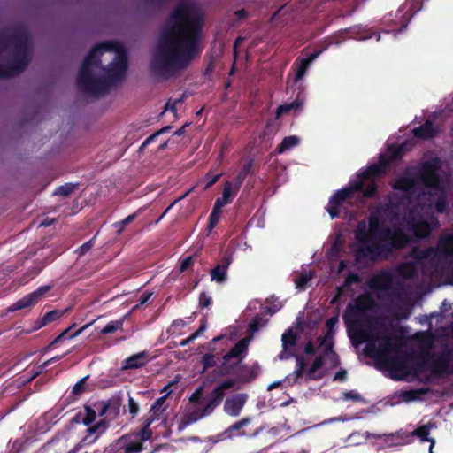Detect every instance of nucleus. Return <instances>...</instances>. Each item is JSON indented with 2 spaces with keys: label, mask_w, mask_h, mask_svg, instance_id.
Listing matches in <instances>:
<instances>
[{
  "label": "nucleus",
  "mask_w": 453,
  "mask_h": 453,
  "mask_svg": "<svg viewBox=\"0 0 453 453\" xmlns=\"http://www.w3.org/2000/svg\"><path fill=\"white\" fill-rule=\"evenodd\" d=\"M190 11L188 4H180L170 13L167 27L150 61V70L155 77L167 80L174 76L201 53L203 19L191 15Z\"/></svg>",
  "instance_id": "1"
},
{
  "label": "nucleus",
  "mask_w": 453,
  "mask_h": 453,
  "mask_svg": "<svg viewBox=\"0 0 453 453\" xmlns=\"http://www.w3.org/2000/svg\"><path fill=\"white\" fill-rule=\"evenodd\" d=\"M127 67V53L120 43L115 41L97 43L80 67L77 86L88 96H104L111 86L124 80Z\"/></svg>",
  "instance_id": "2"
},
{
  "label": "nucleus",
  "mask_w": 453,
  "mask_h": 453,
  "mask_svg": "<svg viewBox=\"0 0 453 453\" xmlns=\"http://www.w3.org/2000/svg\"><path fill=\"white\" fill-rule=\"evenodd\" d=\"M389 216L396 219L398 214L391 203L378 205L368 217V222H358L354 232L355 238L360 247L355 252L357 263L363 259L372 262L388 260L396 251L406 248L411 241V236L401 227H388L382 226L381 218Z\"/></svg>",
  "instance_id": "3"
},
{
  "label": "nucleus",
  "mask_w": 453,
  "mask_h": 453,
  "mask_svg": "<svg viewBox=\"0 0 453 453\" xmlns=\"http://www.w3.org/2000/svg\"><path fill=\"white\" fill-rule=\"evenodd\" d=\"M31 60V40L23 27L0 31V78L22 73Z\"/></svg>",
  "instance_id": "4"
},
{
  "label": "nucleus",
  "mask_w": 453,
  "mask_h": 453,
  "mask_svg": "<svg viewBox=\"0 0 453 453\" xmlns=\"http://www.w3.org/2000/svg\"><path fill=\"white\" fill-rule=\"evenodd\" d=\"M380 164H372L357 174V180L350 181L347 188L336 191L330 198L326 208L331 219L340 215L342 203L353 197L355 192H362L366 198H372L378 191L376 179L382 176L385 167L388 164L384 157H380Z\"/></svg>",
  "instance_id": "5"
},
{
  "label": "nucleus",
  "mask_w": 453,
  "mask_h": 453,
  "mask_svg": "<svg viewBox=\"0 0 453 453\" xmlns=\"http://www.w3.org/2000/svg\"><path fill=\"white\" fill-rule=\"evenodd\" d=\"M434 340L427 336L419 347L418 354L406 353L405 358H415L418 362L414 365L416 372H424L429 370L434 375L441 377L453 374V349L446 345L435 358L432 352Z\"/></svg>",
  "instance_id": "6"
},
{
  "label": "nucleus",
  "mask_w": 453,
  "mask_h": 453,
  "mask_svg": "<svg viewBox=\"0 0 453 453\" xmlns=\"http://www.w3.org/2000/svg\"><path fill=\"white\" fill-rule=\"evenodd\" d=\"M441 167L440 160L434 157L422 164L419 178L429 190L418 195V202L424 206L434 208L438 213H443L448 207L446 194L441 188V178L438 173Z\"/></svg>",
  "instance_id": "7"
},
{
  "label": "nucleus",
  "mask_w": 453,
  "mask_h": 453,
  "mask_svg": "<svg viewBox=\"0 0 453 453\" xmlns=\"http://www.w3.org/2000/svg\"><path fill=\"white\" fill-rule=\"evenodd\" d=\"M357 336L360 342H367L364 348L365 356L382 361L391 370L401 371L403 368V357L398 355H391L392 352H398L399 350L398 346L394 343V342L398 341L396 336L385 335L379 345L376 344L378 336L371 330L361 329L357 332Z\"/></svg>",
  "instance_id": "8"
},
{
  "label": "nucleus",
  "mask_w": 453,
  "mask_h": 453,
  "mask_svg": "<svg viewBox=\"0 0 453 453\" xmlns=\"http://www.w3.org/2000/svg\"><path fill=\"white\" fill-rule=\"evenodd\" d=\"M420 258H435L438 261H446L453 258V233L442 234L435 247H429L420 251Z\"/></svg>",
  "instance_id": "9"
},
{
  "label": "nucleus",
  "mask_w": 453,
  "mask_h": 453,
  "mask_svg": "<svg viewBox=\"0 0 453 453\" xmlns=\"http://www.w3.org/2000/svg\"><path fill=\"white\" fill-rule=\"evenodd\" d=\"M224 397L225 393H221L219 388L218 389L214 388L211 393L203 398V403H204L203 408L202 410L193 411L190 414V418L193 421H196L199 418L211 415L213 413L215 409L221 404Z\"/></svg>",
  "instance_id": "10"
},
{
  "label": "nucleus",
  "mask_w": 453,
  "mask_h": 453,
  "mask_svg": "<svg viewBox=\"0 0 453 453\" xmlns=\"http://www.w3.org/2000/svg\"><path fill=\"white\" fill-rule=\"evenodd\" d=\"M51 289L50 285H43L37 288L35 291L24 296L8 309L9 311L30 308L35 306L45 295Z\"/></svg>",
  "instance_id": "11"
},
{
  "label": "nucleus",
  "mask_w": 453,
  "mask_h": 453,
  "mask_svg": "<svg viewBox=\"0 0 453 453\" xmlns=\"http://www.w3.org/2000/svg\"><path fill=\"white\" fill-rule=\"evenodd\" d=\"M248 398L249 396L246 393H236L226 397L224 401V412L232 418L238 417L245 406Z\"/></svg>",
  "instance_id": "12"
},
{
  "label": "nucleus",
  "mask_w": 453,
  "mask_h": 453,
  "mask_svg": "<svg viewBox=\"0 0 453 453\" xmlns=\"http://www.w3.org/2000/svg\"><path fill=\"white\" fill-rule=\"evenodd\" d=\"M120 406L121 399L119 397H112L106 402L102 401L94 403L99 416L106 415L110 419H114L119 416Z\"/></svg>",
  "instance_id": "13"
},
{
  "label": "nucleus",
  "mask_w": 453,
  "mask_h": 453,
  "mask_svg": "<svg viewBox=\"0 0 453 453\" xmlns=\"http://www.w3.org/2000/svg\"><path fill=\"white\" fill-rule=\"evenodd\" d=\"M252 421L250 417H245L241 418L240 420L235 421L227 428L225 429V435L229 437V440H233L237 437H246V436H256L259 434L260 429H257L251 434H248L245 432V427L248 426Z\"/></svg>",
  "instance_id": "14"
},
{
  "label": "nucleus",
  "mask_w": 453,
  "mask_h": 453,
  "mask_svg": "<svg viewBox=\"0 0 453 453\" xmlns=\"http://www.w3.org/2000/svg\"><path fill=\"white\" fill-rule=\"evenodd\" d=\"M417 184V180L406 173L394 180L392 188L395 190L403 191L406 198L411 199L415 194Z\"/></svg>",
  "instance_id": "15"
},
{
  "label": "nucleus",
  "mask_w": 453,
  "mask_h": 453,
  "mask_svg": "<svg viewBox=\"0 0 453 453\" xmlns=\"http://www.w3.org/2000/svg\"><path fill=\"white\" fill-rule=\"evenodd\" d=\"M259 373V366L257 364L248 365L242 362L239 367L235 369L234 376L237 379L239 383H250L252 382Z\"/></svg>",
  "instance_id": "16"
},
{
  "label": "nucleus",
  "mask_w": 453,
  "mask_h": 453,
  "mask_svg": "<svg viewBox=\"0 0 453 453\" xmlns=\"http://www.w3.org/2000/svg\"><path fill=\"white\" fill-rule=\"evenodd\" d=\"M232 263V257L227 255L220 259V261L211 270V280L218 284H223L227 280V271Z\"/></svg>",
  "instance_id": "17"
},
{
  "label": "nucleus",
  "mask_w": 453,
  "mask_h": 453,
  "mask_svg": "<svg viewBox=\"0 0 453 453\" xmlns=\"http://www.w3.org/2000/svg\"><path fill=\"white\" fill-rule=\"evenodd\" d=\"M119 453H141L144 448L141 440H137L134 435L122 436L118 441Z\"/></svg>",
  "instance_id": "18"
},
{
  "label": "nucleus",
  "mask_w": 453,
  "mask_h": 453,
  "mask_svg": "<svg viewBox=\"0 0 453 453\" xmlns=\"http://www.w3.org/2000/svg\"><path fill=\"white\" fill-rule=\"evenodd\" d=\"M403 219V221H406L408 225L411 222L412 223L411 229H412L414 235L417 238L424 239V238H427L430 236L432 229H431L430 225L426 221H425V220L415 221V219L413 217H410V216L404 217Z\"/></svg>",
  "instance_id": "19"
},
{
  "label": "nucleus",
  "mask_w": 453,
  "mask_h": 453,
  "mask_svg": "<svg viewBox=\"0 0 453 453\" xmlns=\"http://www.w3.org/2000/svg\"><path fill=\"white\" fill-rule=\"evenodd\" d=\"M147 351H142L127 357L122 364L123 370H134L143 367L149 362Z\"/></svg>",
  "instance_id": "20"
},
{
  "label": "nucleus",
  "mask_w": 453,
  "mask_h": 453,
  "mask_svg": "<svg viewBox=\"0 0 453 453\" xmlns=\"http://www.w3.org/2000/svg\"><path fill=\"white\" fill-rule=\"evenodd\" d=\"M103 427V430H104L105 426L104 422L97 423L95 426H89L87 429L88 434L82 438V440L78 443L73 452H75L79 450L81 447L88 446L93 444L99 437V434L101 432L99 430Z\"/></svg>",
  "instance_id": "21"
},
{
  "label": "nucleus",
  "mask_w": 453,
  "mask_h": 453,
  "mask_svg": "<svg viewBox=\"0 0 453 453\" xmlns=\"http://www.w3.org/2000/svg\"><path fill=\"white\" fill-rule=\"evenodd\" d=\"M238 191V189H235V188L233 187L230 181H226L223 188L222 196L216 199L213 206L222 210L224 206L232 202Z\"/></svg>",
  "instance_id": "22"
},
{
  "label": "nucleus",
  "mask_w": 453,
  "mask_h": 453,
  "mask_svg": "<svg viewBox=\"0 0 453 453\" xmlns=\"http://www.w3.org/2000/svg\"><path fill=\"white\" fill-rule=\"evenodd\" d=\"M412 134L415 137L422 140H429L434 138L437 131L434 127V123L430 119H426L422 125L415 127L412 130Z\"/></svg>",
  "instance_id": "23"
},
{
  "label": "nucleus",
  "mask_w": 453,
  "mask_h": 453,
  "mask_svg": "<svg viewBox=\"0 0 453 453\" xmlns=\"http://www.w3.org/2000/svg\"><path fill=\"white\" fill-rule=\"evenodd\" d=\"M249 339L242 338L238 341L226 353L227 357H233L241 363L248 354Z\"/></svg>",
  "instance_id": "24"
},
{
  "label": "nucleus",
  "mask_w": 453,
  "mask_h": 453,
  "mask_svg": "<svg viewBox=\"0 0 453 453\" xmlns=\"http://www.w3.org/2000/svg\"><path fill=\"white\" fill-rule=\"evenodd\" d=\"M393 282V274L389 271H381L372 280V287L379 289H389Z\"/></svg>",
  "instance_id": "25"
},
{
  "label": "nucleus",
  "mask_w": 453,
  "mask_h": 453,
  "mask_svg": "<svg viewBox=\"0 0 453 453\" xmlns=\"http://www.w3.org/2000/svg\"><path fill=\"white\" fill-rule=\"evenodd\" d=\"M240 364V361L233 357H227V354H225L222 357V363L217 368L218 374L220 376L234 375L235 369L239 367Z\"/></svg>",
  "instance_id": "26"
},
{
  "label": "nucleus",
  "mask_w": 453,
  "mask_h": 453,
  "mask_svg": "<svg viewBox=\"0 0 453 453\" xmlns=\"http://www.w3.org/2000/svg\"><path fill=\"white\" fill-rule=\"evenodd\" d=\"M374 302L372 296L368 294H362L357 296L355 301V304L349 303L347 307V311H365L372 308Z\"/></svg>",
  "instance_id": "27"
},
{
  "label": "nucleus",
  "mask_w": 453,
  "mask_h": 453,
  "mask_svg": "<svg viewBox=\"0 0 453 453\" xmlns=\"http://www.w3.org/2000/svg\"><path fill=\"white\" fill-rule=\"evenodd\" d=\"M306 361L303 357H296V369L295 371L288 374L285 380L288 382L290 385H293L297 382V380L306 373Z\"/></svg>",
  "instance_id": "28"
},
{
  "label": "nucleus",
  "mask_w": 453,
  "mask_h": 453,
  "mask_svg": "<svg viewBox=\"0 0 453 453\" xmlns=\"http://www.w3.org/2000/svg\"><path fill=\"white\" fill-rule=\"evenodd\" d=\"M389 153L390 154H389L388 157H387L384 154H380V157H379V162L377 164H380V160H381L380 157H384L386 161L388 162V164L385 167V173L382 175L387 173L388 168L389 167V165H390L392 161L399 160V159H401L403 157V156L404 154L403 145H399V146H395V147H390L389 148Z\"/></svg>",
  "instance_id": "29"
},
{
  "label": "nucleus",
  "mask_w": 453,
  "mask_h": 453,
  "mask_svg": "<svg viewBox=\"0 0 453 453\" xmlns=\"http://www.w3.org/2000/svg\"><path fill=\"white\" fill-rule=\"evenodd\" d=\"M253 166V159H249L242 167L238 174L234 178L233 187L235 189H240L242 184L243 183L245 178L250 173Z\"/></svg>",
  "instance_id": "30"
},
{
  "label": "nucleus",
  "mask_w": 453,
  "mask_h": 453,
  "mask_svg": "<svg viewBox=\"0 0 453 453\" xmlns=\"http://www.w3.org/2000/svg\"><path fill=\"white\" fill-rule=\"evenodd\" d=\"M281 341L283 350L280 353V358L283 359L288 357V356H285L288 349L296 345V335L291 329H288L282 334Z\"/></svg>",
  "instance_id": "31"
},
{
  "label": "nucleus",
  "mask_w": 453,
  "mask_h": 453,
  "mask_svg": "<svg viewBox=\"0 0 453 453\" xmlns=\"http://www.w3.org/2000/svg\"><path fill=\"white\" fill-rule=\"evenodd\" d=\"M429 391L427 388L409 389L403 391L401 397L404 402H413L420 400L422 396L426 395Z\"/></svg>",
  "instance_id": "32"
},
{
  "label": "nucleus",
  "mask_w": 453,
  "mask_h": 453,
  "mask_svg": "<svg viewBox=\"0 0 453 453\" xmlns=\"http://www.w3.org/2000/svg\"><path fill=\"white\" fill-rule=\"evenodd\" d=\"M303 105V101L298 97L289 104H284L278 106L275 113V119H280L282 115L290 112L293 110H301Z\"/></svg>",
  "instance_id": "33"
},
{
  "label": "nucleus",
  "mask_w": 453,
  "mask_h": 453,
  "mask_svg": "<svg viewBox=\"0 0 453 453\" xmlns=\"http://www.w3.org/2000/svg\"><path fill=\"white\" fill-rule=\"evenodd\" d=\"M317 342L319 344V348L323 349V355L327 356L330 353L334 352V337L331 336L330 333H326L324 336H319L317 338Z\"/></svg>",
  "instance_id": "34"
},
{
  "label": "nucleus",
  "mask_w": 453,
  "mask_h": 453,
  "mask_svg": "<svg viewBox=\"0 0 453 453\" xmlns=\"http://www.w3.org/2000/svg\"><path fill=\"white\" fill-rule=\"evenodd\" d=\"M167 395H163L157 398L151 405L149 415L145 418H153V421L159 419L165 409L163 405L166 400Z\"/></svg>",
  "instance_id": "35"
},
{
  "label": "nucleus",
  "mask_w": 453,
  "mask_h": 453,
  "mask_svg": "<svg viewBox=\"0 0 453 453\" xmlns=\"http://www.w3.org/2000/svg\"><path fill=\"white\" fill-rule=\"evenodd\" d=\"M93 324V321L90 322V323H88L86 325H84L83 326H81L79 330L75 331L74 333L73 334H70V332L72 331L73 328H74L76 326L75 324H73L71 325L70 326H68L66 329H65L59 335H58L54 340H55V342H58L59 343L60 342L64 341V340H66V339H73L76 336H78L79 334H81L85 329H87L88 327H89L91 325Z\"/></svg>",
  "instance_id": "36"
},
{
  "label": "nucleus",
  "mask_w": 453,
  "mask_h": 453,
  "mask_svg": "<svg viewBox=\"0 0 453 453\" xmlns=\"http://www.w3.org/2000/svg\"><path fill=\"white\" fill-rule=\"evenodd\" d=\"M300 143V138L296 135L286 136L281 142L277 146L276 151L278 154H283L287 150L294 148Z\"/></svg>",
  "instance_id": "37"
},
{
  "label": "nucleus",
  "mask_w": 453,
  "mask_h": 453,
  "mask_svg": "<svg viewBox=\"0 0 453 453\" xmlns=\"http://www.w3.org/2000/svg\"><path fill=\"white\" fill-rule=\"evenodd\" d=\"M65 311L60 310H53L49 312H46L44 316L37 321V328H41L57 319L61 318L64 315Z\"/></svg>",
  "instance_id": "38"
},
{
  "label": "nucleus",
  "mask_w": 453,
  "mask_h": 453,
  "mask_svg": "<svg viewBox=\"0 0 453 453\" xmlns=\"http://www.w3.org/2000/svg\"><path fill=\"white\" fill-rule=\"evenodd\" d=\"M153 422V418H144L143 426L141 432L134 435L137 440H141L142 444L145 441L150 440L152 435V431L150 430V426Z\"/></svg>",
  "instance_id": "39"
},
{
  "label": "nucleus",
  "mask_w": 453,
  "mask_h": 453,
  "mask_svg": "<svg viewBox=\"0 0 453 453\" xmlns=\"http://www.w3.org/2000/svg\"><path fill=\"white\" fill-rule=\"evenodd\" d=\"M414 435L418 437L421 441H431L430 453H433L432 449L434 444V441L429 438L430 427L428 426H421L417 427L414 432Z\"/></svg>",
  "instance_id": "40"
},
{
  "label": "nucleus",
  "mask_w": 453,
  "mask_h": 453,
  "mask_svg": "<svg viewBox=\"0 0 453 453\" xmlns=\"http://www.w3.org/2000/svg\"><path fill=\"white\" fill-rule=\"evenodd\" d=\"M397 272L402 277L405 279H411L416 274V267L412 263H403L398 266Z\"/></svg>",
  "instance_id": "41"
},
{
  "label": "nucleus",
  "mask_w": 453,
  "mask_h": 453,
  "mask_svg": "<svg viewBox=\"0 0 453 453\" xmlns=\"http://www.w3.org/2000/svg\"><path fill=\"white\" fill-rule=\"evenodd\" d=\"M312 273L311 272H303L301 273L296 279L295 284L296 288L304 289L308 284V282L311 280Z\"/></svg>",
  "instance_id": "42"
},
{
  "label": "nucleus",
  "mask_w": 453,
  "mask_h": 453,
  "mask_svg": "<svg viewBox=\"0 0 453 453\" xmlns=\"http://www.w3.org/2000/svg\"><path fill=\"white\" fill-rule=\"evenodd\" d=\"M325 357L323 354L319 355L313 360L311 367L307 370L306 374L311 378L312 374H314L319 369L323 367L325 365Z\"/></svg>",
  "instance_id": "43"
},
{
  "label": "nucleus",
  "mask_w": 453,
  "mask_h": 453,
  "mask_svg": "<svg viewBox=\"0 0 453 453\" xmlns=\"http://www.w3.org/2000/svg\"><path fill=\"white\" fill-rule=\"evenodd\" d=\"M138 216V212H134L133 214L128 215L124 219L115 222L113 226L117 229V233L119 234L122 233L127 225L132 223Z\"/></svg>",
  "instance_id": "44"
},
{
  "label": "nucleus",
  "mask_w": 453,
  "mask_h": 453,
  "mask_svg": "<svg viewBox=\"0 0 453 453\" xmlns=\"http://www.w3.org/2000/svg\"><path fill=\"white\" fill-rule=\"evenodd\" d=\"M123 321L122 320H112L110 321L105 326L101 329L102 334H108L115 333L119 329H122Z\"/></svg>",
  "instance_id": "45"
},
{
  "label": "nucleus",
  "mask_w": 453,
  "mask_h": 453,
  "mask_svg": "<svg viewBox=\"0 0 453 453\" xmlns=\"http://www.w3.org/2000/svg\"><path fill=\"white\" fill-rule=\"evenodd\" d=\"M222 210L213 206L211 212L210 213L208 219V228L212 230L218 225L220 218Z\"/></svg>",
  "instance_id": "46"
},
{
  "label": "nucleus",
  "mask_w": 453,
  "mask_h": 453,
  "mask_svg": "<svg viewBox=\"0 0 453 453\" xmlns=\"http://www.w3.org/2000/svg\"><path fill=\"white\" fill-rule=\"evenodd\" d=\"M75 184L73 183H66L65 185L59 186L57 188V189L54 191V195L62 196L64 197H66L70 196L76 188Z\"/></svg>",
  "instance_id": "47"
},
{
  "label": "nucleus",
  "mask_w": 453,
  "mask_h": 453,
  "mask_svg": "<svg viewBox=\"0 0 453 453\" xmlns=\"http://www.w3.org/2000/svg\"><path fill=\"white\" fill-rule=\"evenodd\" d=\"M86 415L82 418V423L86 426L90 425L95 421L96 418V408H92L91 406L85 405Z\"/></svg>",
  "instance_id": "48"
},
{
  "label": "nucleus",
  "mask_w": 453,
  "mask_h": 453,
  "mask_svg": "<svg viewBox=\"0 0 453 453\" xmlns=\"http://www.w3.org/2000/svg\"><path fill=\"white\" fill-rule=\"evenodd\" d=\"M96 234H95L90 240L83 243L81 246L76 249L75 254L79 257L84 256L87 252H88L95 244Z\"/></svg>",
  "instance_id": "49"
},
{
  "label": "nucleus",
  "mask_w": 453,
  "mask_h": 453,
  "mask_svg": "<svg viewBox=\"0 0 453 453\" xmlns=\"http://www.w3.org/2000/svg\"><path fill=\"white\" fill-rule=\"evenodd\" d=\"M264 324L263 318L260 315H256L249 324V332L250 334L257 332Z\"/></svg>",
  "instance_id": "50"
},
{
  "label": "nucleus",
  "mask_w": 453,
  "mask_h": 453,
  "mask_svg": "<svg viewBox=\"0 0 453 453\" xmlns=\"http://www.w3.org/2000/svg\"><path fill=\"white\" fill-rule=\"evenodd\" d=\"M201 363L203 365V370L206 371L216 365L215 357L211 353H206L203 356Z\"/></svg>",
  "instance_id": "51"
},
{
  "label": "nucleus",
  "mask_w": 453,
  "mask_h": 453,
  "mask_svg": "<svg viewBox=\"0 0 453 453\" xmlns=\"http://www.w3.org/2000/svg\"><path fill=\"white\" fill-rule=\"evenodd\" d=\"M88 379V376H85L81 379L73 387L72 395L74 396H79L85 392L86 381Z\"/></svg>",
  "instance_id": "52"
},
{
  "label": "nucleus",
  "mask_w": 453,
  "mask_h": 453,
  "mask_svg": "<svg viewBox=\"0 0 453 453\" xmlns=\"http://www.w3.org/2000/svg\"><path fill=\"white\" fill-rule=\"evenodd\" d=\"M342 398L344 401H349V400H351L354 402H363L364 401L362 395L356 390H350V391L342 393Z\"/></svg>",
  "instance_id": "53"
},
{
  "label": "nucleus",
  "mask_w": 453,
  "mask_h": 453,
  "mask_svg": "<svg viewBox=\"0 0 453 453\" xmlns=\"http://www.w3.org/2000/svg\"><path fill=\"white\" fill-rule=\"evenodd\" d=\"M238 382L237 379L234 377V379H227L218 384L215 388H219L221 393H225V390L233 388L234 385Z\"/></svg>",
  "instance_id": "54"
},
{
  "label": "nucleus",
  "mask_w": 453,
  "mask_h": 453,
  "mask_svg": "<svg viewBox=\"0 0 453 453\" xmlns=\"http://www.w3.org/2000/svg\"><path fill=\"white\" fill-rule=\"evenodd\" d=\"M238 382L237 379L234 377V379H227L218 384L215 388H219L221 393H225V390L233 388L234 385Z\"/></svg>",
  "instance_id": "55"
},
{
  "label": "nucleus",
  "mask_w": 453,
  "mask_h": 453,
  "mask_svg": "<svg viewBox=\"0 0 453 453\" xmlns=\"http://www.w3.org/2000/svg\"><path fill=\"white\" fill-rule=\"evenodd\" d=\"M309 65H308L307 62H304L303 59H301L300 65L296 71L295 81H298L304 76Z\"/></svg>",
  "instance_id": "56"
},
{
  "label": "nucleus",
  "mask_w": 453,
  "mask_h": 453,
  "mask_svg": "<svg viewBox=\"0 0 453 453\" xmlns=\"http://www.w3.org/2000/svg\"><path fill=\"white\" fill-rule=\"evenodd\" d=\"M309 65H308L307 62H304L303 59H301L300 65L296 71L295 81H298L304 76Z\"/></svg>",
  "instance_id": "57"
},
{
  "label": "nucleus",
  "mask_w": 453,
  "mask_h": 453,
  "mask_svg": "<svg viewBox=\"0 0 453 453\" xmlns=\"http://www.w3.org/2000/svg\"><path fill=\"white\" fill-rule=\"evenodd\" d=\"M221 177V173H218L213 175L211 172H209L205 174L204 179L206 180V184L204 186V189H208L212 187Z\"/></svg>",
  "instance_id": "58"
},
{
  "label": "nucleus",
  "mask_w": 453,
  "mask_h": 453,
  "mask_svg": "<svg viewBox=\"0 0 453 453\" xmlns=\"http://www.w3.org/2000/svg\"><path fill=\"white\" fill-rule=\"evenodd\" d=\"M193 265H194V257L188 256L181 261L180 267H179V272L180 273H182L185 271H187L188 269L191 268L193 266Z\"/></svg>",
  "instance_id": "59"
},
{
  "label": "nucleus",
  "mask_w": 453,
  "mask_h": 453,
  "mask_svg": "<svg viewBox=\"0 0 453 453\" xmlns=\"http://www.w3.org/2000/svg\"><path fill=\"white\" fill-rule=\"evenodd\" d=\"M203 388L202 386L198 387L190 395L189 401L193 403H199L201 401L203 402Z\"/></svg>",
  "instance_id": "60"
},
{
  "label": "nucleus",
  "mask_w": 453,
  "mask_h": 453,
  "mask_svg": "<svg viewBox=\"0 0 453 453\" xmlns=\"http://www.w3.org/2000/svg\"><path fill=\"white\" fill-rule=\"evenodd\" d=\"M139 404L131 396L128 398V411L132 418H134L139 412Z\"/></svg>",
  "instance_id": "61"
},
{
  "label": "nucleus",
  "mask_w": 453,
  "mask_h": 453,
  "mask_svg": "<svg viewBox=\"0 0 453 453\" xmlns=\"http://www.w3.org/2000/svg\"><path fill=\"white\" fill-rule=\"evenodd\" d=\"M338 320H339L338 317L334 316V317L329 318L326 322V326L327 328L326 333H330L331 336H333V337H334V326L338 323Z\"/></svg>",
  "instance_id": "62"
},
{
  "label": "nucleus",
  "mask_w": 453,
  "mask_h": 453,
  "mask_svg": "<svg viewBox=\"0 0 453 453\" xmlns=\"http://www.w3.org/2000/svg\"><path fill=\"white\" fill-rule=\"evenodd\" d=\"M360 281H361V279L357 273H350L347 275V277L345 279L344 285L346 287H349L352 284H357V283H359Z\"/></svg>",
  "instance_id": "63"
},
{
  "label": "nucleus",
  "mask_w": 453,
  "mask_h": 453,
  "mask_svg": "<svg viewBox=\"0 0 453 453\" xmlns=\"http://www.w3.org/2000/svg\"><path fill=\"white\" fill-rule=\"evenodd\" d=\"M211 304V297L205 292H202L199 296V306L201 308H208Z\"/></svg>",
  "instance_id": "64"
}]
</instances>
